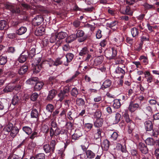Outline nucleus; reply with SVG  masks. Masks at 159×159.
<instances>
[{
	"label": "nucleus",
	"mask_w": 159,
	"mask_h": 159,
	"mask_svg": "<svg viewBox=\"0 0 159 159\" xmlns=\"http://www.w3.org/2000/svg\"><path fill=\"white\" fill-rule=\"evenodd\" d=\"M104 57L102 56H100L97 57L94 60V64L95 66L100 65L103 60Z\"/></svg>",
	"instance_id": "obj_25"
},
{
	"label": "nucleus",
	"mask_w": 159,
	"mask_h": 159,
	"mask_svg": "<svg viewBox=\"0 0 159 159\" xmlns=\"http://www.w3.org/2000/svg\"><path fill=\"white\" fill-rule=\"evenodd\" d=\"M102 133V129L100 128L97 129V132L94 134V138L96 140L101 137V133Z\"/></svg>",
	"instance_id": "obj_38"
},
{
	"label": "nucleus",
	"mask_w": 159,
	"mask_h": 159,
	"mask_svg": "<svg viewBox=\"0 0 159 159\" xmlns=\"http://www.w3.org/2000/svg\"><path fill=\"white\" fill-rule=\"evenodd\" d=\"M58 96L59 98V100L61 102L65 98L68 96V94H66L60 91Z\"/></svg>",
	"instance_id": "obj_40"
},
{
	"label": "nucleus",
	"mask_w": 159,
	"mask_h": 159,
	"mask_svg": "<svg viewBox=\"0 0 159 159\" xmlns=\"http://www.w3.org/2000/svg\"><path fill=\"white\" fill-rule=\"evenodd\" d=\"M15 85L13 84H8L3 89V91L5 93H8L12 91L14 89Z\"/></svg>",
	"instance_id": "obj_16"
},
{
	"label": "nucleus",
	"mask_w": 159,
	"mask_h": 159,
	"mask_svg": "<svg viewBox=\"0 0 159 159\" xmlns=\"http://www.w3.org/2000/svg\"><path fill=\"white\" fill-rule=\"evenodd\" d=\"M85 154L87 158L89 159H93L96 156L95 153L90 150H87L85 152Z\"/></svg>",
	"instance_id": "obj_19"
},
{
	"label": "nucleus",
	"mask_w": 159,
	"mask_h": 159,
	"mask_svg": "<svg viewBox=\"0 0 159 159\" xmlns=\"http://www.w3.org/2000/svg\"><path fill=\"white\" fill-rule=\"evenodd\" d=\"M62 58H57L54 61V62H53L54 66H57L59 65H61L63 62V61L61 60Z\"/></svg>",
	"instance_id": "obj_52"
},
{
	"label": "nucleus",
	"mask_w": 159,
	"mask_h": 159,
	"mask_svg": "<svg viewBox=\"0 0 159 159\" xmlns=\"http://www.w3.org/2000/svg\"><path fill=\"white\" fill-rule=\"evenodd\" d=\"M113 106L115 108H119L120 106V103L119 100L118 99L115 100Z\"/></svg>",
	"instance_id": "obj_53"
},
{
	"label": "nucleus",
	"mask_w": 159,
	"mask_h": 159,
	"mask_svg": "<svg viewBox=\"0 0 159 159\" xmlns=\"http://www.w3.org/2000/svg\"><path fill=\"white\" fill-rule=\"evenodd\" d=\"M101 114L100 112V113L98 114V117L99 118L97 119L94 122V125L95 127H99L102 126V125L103 120L102 118H100V117L101 116Z\"/></svg>",
	"instance_id": "obj_13"
},
{
	"label": "nucleus",
	"mask_w": 159,
	"mask_h": 159,
	"mask_svg": "<svg viewBox=\"0 0 159 159\" xmlns=\"http://www.w3.org/2000/svg\"><path fill=\"white\" fill-rule=\"evenodd\" d=\"M12 13L15 14H19L20 11V7H15L13 6L11 11Z\"/></svg>",
	"instance_id": "obj_60"
},
{
	"label": "nucleus",
	"mask_w": 159,
	"mask_h": 159,
	"mask_svg": "<svg viewBox=\"0 0 159 159\" xmlns=\"http://www.w3.org/2000/svg\"><path fill=\"white\" fill-rule=\"evenodd\" d=\"M30 50L29 55L31 57H32L35 55L36 46L32 45L30 47Z\"/></svg>",
	"instance_id": "obj_37"
},
{
	"label": "nucleus",
	"mask_w": 159,
	"mask_h": 159,
	"mask_svg": "<svg viewBox=\"0 0 159 159\" xmlns=\"http://www.w3.org/2000/svg\"><path fill=\"white\" fill-rule=\"evenodd\" d=\"M88 52H89V51L88 50L87 48L85 47L83 48L80 50L79 53V55L80 56H83L88 53Z\"/></svg>",
	"instance_id": "obj_46"
},
{
	"label": "nucleus",
	"mask_w": 159,
	"mask_h": 159,
	"mask_svg": "<svg viewBox=\"0 0 159 159\" xmlns=\"http://www.w3.org/2000/svg\"><path fill=\"white\" fill-rule=\"evenodd\" d=\"M143 6L146 9H150L154 8L153 5L149 4L145 2L143 4Z\"/></svg>",
	"instance_id": "obj_55"
},
{
	"label": "nucleus",
	"mask_w": 159,
	"mask_h": 159,
	"mask_svg": "<svg viewBox=\"0 0 159 159\" xmlns=\"http://www.w3.org/2000/svg\"><path fill=\"white\" fill-rule=\"evenodd\" d=\"M49 144H45L43 146V150L46 153H49L50 152H52V150Z\"/></svg>",
	"instance_id": "obj_39"
},
{
	"label": "nucleus",
	"mask_w": 159,
	"mask_h": 159,
	"mask_svg": "<svg viewBox=\"0 0 159 159\" xmlns=\"http://www.w3.org/2000/svg\"><path fill=\"white\" fill-rule=\"evenodd\" d=\"M151 131H152L150 133V135L154 137H157L159 134L158 130L156 129H152Z\"/></svg>",
	"instance_id": "obj_51"
},
{
	"label": "nucleus",
	"mask_w": 159,
	"mask_h": 159,
	"mask_svg": "<svg viewBox=\"0 0 159 159\" xmlns=\"http://www.w3.org/2000/svg\"><path fill=\"white\" fill-rule=\"evenodd\" d=\"M45 29L43 26H41L37 28L35 32V34L37 36H40L44 33Z\"/></svg>",
	"instance_id": "obj_17"
},
{
	"label": "nucleus",
	"mask_w": 159,
	"mask_h": 159,
	"mask_svg": "<svg viewBox=\"0 0 159 159\" xmlns=\"http://www.w3.org/2000/svg\"><path fill=\"white\" fill-rule=\"evenodd\" d=\"M139 59L141 60L145 65L147 64L148 63V60L147 57H146L143 55L141 56L140 57Z\"/></svg>",
	"instance_id": "obj_57"
},
{
	"label": "nucleus",
	"mask_w": 159,
	"mask_h": 159,
	"mask_svg": "<svg viewBox=\"0 0 159 159\" xmlns=\"http://www.w3.org/2000/svg\"><path fill=\"white\" fill-rule=\"evenodd\" d=\"M145 111L149 115H151L153 113L152 109L151 107L149 106H147L146 107Z\"/></svg>",
	"instance_id": "obj_62"
},
{
	"label": "nucleus",
	"mask_w": 159,
	"mask_h": 159,
	"mask_svg": "<svg viewBox=\"0 0 159 159\" xmlns=\"http://www.w3.org/2000/svg\"><path fill=\"white\" fill-rule=\"evenodd\" d=\"M31 116L32 118L39 119V114L37 110L35 109H34L32 110L31 112Z\"/></svg>",
	"instance_id": "obj_30"
},
{
	"label": "nucleus",
	"mask_w": 159,
	"mask_h": 159,
	"mask_svg": "<svg viewBox=\"0 0 159 159\" xmlns=\"http://www.w3.org/2000/svg\"><path fill=\"white\" fill-rule=\"evenodd\" d=\"M19 5L22 9L26 10L30 9L31 7L30 5L25 2L20 3Z\"/></svg>",
	"instance_id": "obj_32"
},
{
	"label": "nucleus",
	"mask_w": 159,
	"mask_h": 159,
	"mask_svg": "<svg viewBox=\"0 0 159 159\" xmlns=\"http://www.w3.org/2000/svg\"><path fill=\"white\" fill-rule=\"evenodd\" d=\"M37 77H33L30 78L27 81V84L30 85H34L36 84L38 80Z\"/></svg>",
	"instance_id": "obj_29"
},
{
	"label": "nucleus",
	"mask_w": 159,
	"mask_h": 159,
	"mask_svg": "<svg viewBox=\"0 0 159 159\" xmlns=\"http://www.w3.org/2000/svg\"><path fill=\"white\" fill-rule=\"evenodd\" d=\"M74 57V55L71 53H69L67 54L66 55V62L64 63V64L66 66H68V63L71 62L73 59Z\"/></svg>",
	"instance_id": "obj_18"
},
{
	"label": "nucleus",
	"mask_w": 159,
	"mask_h": 159,
	"mask_svg": "<svg viewBox=\"0 0 159 159\" xmlns=\"http://www.w3.org/2000/svg\"><path fill=\"white\" fill-rule=\"evenodd\" d=\"M139 104L134 103L133 101H131L129 104L128 109L131 112H134L139 107Z\"/></svg>",
	"instance_id": "obj_9"
},
{
	"label": "nucleus",
	"mask_w": 159,
	"mask_h": 159,
	"mask_svg": "<svg viewBox=\"0 0 159 159\" xmlns=\"http://www.w3.org/2000/svg\"><path fill=\"white\" fill-rule=\"evenodd\" d=\"M39 96L38 94L36 93H34L32 94L30 96V99L33 101H36Z\"/></svg>",
	"instance_id": "obj_61"
},
{
	"label": "nucleus",
	"mask_w": 159,
	"mask_h": 159,
	"mask_svg": "<svg viewBox=\"0 0 159 159\" xmlns=\"http://www.w3.org/2000/svg\"><path fill=\"white\" fill-rule=\"evenodd\" d=\"M84 34V32L82 30H79L77 31L76 34H75L76 38L82 37L81 38L78 39V41L79 42H83L86 39V38L83 37Z\"/></svg>",
	"instance_id": "obj_8"
},
{
	"label": "nucleus",
	"mask_w": 159,
	"mask_h": 159,
	"mask_svg": "<svg viewBox=\"0 0 159 159\" xmlns=\"http://www.w3.org/2000/svg\"><path fill=\"white\" fill-rule=\"evenodd\" d=\"M131 32L132 36L134 37L137 36L139 34V30L136 27H134L131 28Z\"/></svg>",
	"instance_id": "obj_41"
},
{
	"label": "nucleus",
	"mask_w": 159,
	"mask_h": 159,
	"mask_svg": "<svg viewBox=\"0 0 159 159\" xmlns=\"http://www.w3.org/2000/svg\"><path fill=\"white\" fill-rule=\"evenodd\" d=\"M27 31V28L25 27L21 26L16 31L17 34L19 35H21L25 34Z\"/></svg>",
	"instance_id": "obj_33"
},
{
	"label": "nucleus",
	"mask_w": 159,
	"mask_h": 159,
	"mask_svg": "<svg viewBox=\"0 0 159 159\" xmlns=\"http://www.w3.org/2000/svg\"><path fill=\"white\" fill-rule=\"evenodd\" d=\"M77 116L76 112L73 109H71L68 112L67 117L70 120H73L76 118Z\"/></svg>",
	"instance_id": "obj_7"
},
{
	"label": "nucleus",
	"mask_w": 159,
	"mask_h": 159,
	"mask_svg": "<svg viewBox=\"0 0 159 159\" xmlns=\"http://www.w3.org/2000/svg\"><path fill=\"white\" fill-rule=\"evenodd\" d=\"M57 35L58 41H59L60 39H63L66 37L67 36V34L64 32H60L58 33Z\"/></svg>",
	"instance_id": "obj_31"
},
{
	"label": "nucleus",
	"mask_w": 159,
	"mask_h": 159,
	"mask_svg": "<svg viewBox=\"0 0 159 159\" xmlns=\"http://www.w3.org/2000/svg\"><path fill=\"white\" fill-rule=\"evenodd\" d=\"M57 91L54 89H52L49 91L48 95L47 98V100L48 101H51L56 96Z\"/></svg>",
	"instance_id": "obj_12"
},
{
	"label": "nucleus",
	"mask_w": 159,
	"mask_h": 159,
	"mask_svg": "<svg viewBox=\"0 0 159 159\" xmlns=\"http://www.w3.org/2000/svg\"><path fill=\"white\" fill-rule=\"evenodd\" d=\"M157 139L154 140L152 138H148L145 140L146 144L149 146V149L150 151H153L155 148L154 145H157Z\"/></svg>",
	"instance_id": "obj_3"
},
{
	"label": "nucleus",
	"mask_w": 159,
	"mask_h": 159,
	"mask_svg": "<svg viewBox=\"0 0 159 159\" xmlns=\"http://www.w3.org/2000/svg\"><path fill=\"white\" fill-rule=\"evenodd\" d=\"M111 81L109 80H107L103 82L101 89L102 90H104L105 89L110 87L111 85Z\"/></svg>",
	"instance_id": "obj_24"
},
{
	"label": "nucleus",
	"mask_w": 159,
	"mask_h": 159,
	"mask_svg": "<svg viewBox=\"0 0 159 159\" xmlns=\"http://www.w3.org/2000/svg\"><path fill=\"white\" fill-rule=\"evenodd\" d=\"M76 38L75 34H72L70 35L66 39V41L67 43H70L74 40H75Z\"/></svg>",
	"instance_id": "obj_26"
},
{
	"label": "nucleus",
	"mask_w": 159,
	"mask_h": 159,
	"mask_svg": "<svg viewBox=\"0 0 159 159\" xmlns=\"http://www.w3.org/2000/svg\"><path fill=\"white\" fill-rule=\"evenodd\" d=\"M29 137V138L33 140L35 138H37L38 136V133L36 131H34L32 133H31Z\"/></svg>",
	"instance_id": "obj_56"
},
{
	"label": "nucleus",
	"mask_w": 159,
	"mask_h": 159,
	"mask_svg": "<svg viewBox=\"0 0 159 159\" xmlns=\"http://www.w3.org/2000/svg\"><path fill=\"white\" fill-rule=\"evenodd\" d=\"M28 70V67L26 65H23L19 69L18 73L20 75H22L25 73Z\"/></svg>",
	"instance_id": "obj_22"
},
{
	"label": "nucleus",
	"mask_w": 159,
	"mask_h": 159,
	"mask_svg": "<svg viewBox=\"0 0 159 159\" xmlns=\"http://www.w3.org/2000/svg\"><path fill=\"white\" fill-rule=\"evenodd\" d=\"M7 57L6 56H0V64L4 65L7 61Z\"/></svg>",
	"instance_id": "obj_49"
},
{
	"label": "nucleus",
	"mask_w": 159,
	"mask_h": 159,
	"mask_svg": "<svg viewBox=\"0 0 159 159\" xmlns=\"http://www.w3.org/2000/svg\"><path fill=\"white\" fill-rule=\"evenodd\" d=\"M57 40L58 41L57 35H52L49 39L50 42L51 43H55Z\"/></svg>",
	"instance_id": "obj_63"
},
{
	"label": "nucleus",
	"mask_w": 159,
	"mask_h": 159,
	"mask_svg": "<svg viewBox=\"0 0 159 159\" xmlns=\"http://www.w3.org/2000/svg\"><path fill=\"white\" fill-rule=\"evenodd\" d=\"M71 95L75 98L77 97L79 94V90L76 88L74 87L70 91Z\"/></svg>",
	"instance_id": "obj_34"
},
{
	"label": "nucleus",
	"mask_w": 159,
	"mask_h": 159,
	"mask_svg": "<svg viewBox=\"0 0 159 159\" xmlns=\"http://www.w3.org/2000/svg\"><path fill=\"white\" fill-rule=\"evenodd\" d=\"M115 72L117 75H120V76H118V78H119L120 77L121 79L123 78L124 75L125 73V71L123 69L120 67H117L116 69Z\"/></svg>",
	"instance_id": "obj_15"
},
{
	"label": "nucleus",
	"mask_w": 159,
	"mask_h": 159,
	"mask_svg": "<svg viewBox=\"0 0 159 159\" xmlns=\"http://www.w3.org/2000/svg\"><path fill=\"white\" fill-rule=\"evenodd\" d=\"M44 84L42 82H36L34 86V89L36 90H39L41 89L43 86Z\"/></svg>",
	"instance_id": "obj_42"
},
{
	"label": "nucleus",
	"mask_w": 159,
	"mask_h": 159,
	"mask_svg": "<svg viewBox=\"0 0 159 159\" xmlns=\"http://www.w3.org/2000/svg\"><path fill=\"white\" fill-rule=\"evenodd\" d=\"M123 116L126 122L127 123L130 124V123H131V122H133L130 119L129 116L127 112H125L123 114Z\"/></svg>",
	"instance_id": "obj_44"
},
{
	"label": "nucleus",
	"mask_w": 159,
	"mask_h": 159,
	"mask_svg": "<svg viewBox=\"0 0 159 159\" xmlns=\"http://www.w3.org/2000/svg\"><path fill=\"white\" fill-rule=\"evenodd\" d=\"M46 109L47 111L51 113L54 110V107L53 105L49 104L46 106Z\"/></svg>",
	"instance_id": "obj_47"
},
{
	"label": "nucleus",
	"mask_w": 159,
	"mask_h": 159,
	"mask_svg": "<svg viewBox=\"0 0 159 159\" xmlns=\"http://www.w3.org/2000/svg\"><path fill=\"white\" fill-rule=\"evenodd\" d=\"M120 12L124 14L128 15H132L133 13L130 7L129 6H127L125 7L121 8L120 9Z\"/></svg>",
	"instance_id": "obj_10"
},
{
	"label": "nucleus",
	"mask_w": 159,
	"mask_h": 159,
	"mask_svg": "<svg viewBox=\"0 0 159 159\" xmlns=\"http://www.w3.org/2000/svg\"><path fill=\"white\" fill-rule=\"evenodd\" d=\"M20 98L19 97L16 96H14L11 102L12 104L14 105H15L17 104L19 102Z\"/></svg>",
	"instance_id": "obj_48"
},
{
	"label": "nucleus",
	"mask_w": 159,
	"mask_h": 159,
	"mask_svg": "<svg viewBox=\"0 0 159 159\" xmlns=\"http://www.w3.org/2000/svg\"><path fill=\"white\" fill-rule=\"evenodd\" d=\"M135 127V125L134 122H131V123L129 124L128 125V133L129 134H132Z\"/></svg>",
	"instance_id": "obj_35"
},
{
	"label": "nucleus",
	"mask_w": 159,
	"mask_h": 159,
	"mask_svg": "<svg viewBox=\"0 0 159 159\" xmlns=\"http://www.w3.org/2000/svg\"><path fill=\"white\" fill-rule=\"evenodd\" d=\"M41 57H38L33 60L32 65L34 73L37 74L41 70L42 63L41 62Z\"/></svg>",
	"instance_id": "obj_1"
},
{
	"label": "nucleus",
	"mask_w": 159,
	"mask_h": 159,
	"mask_svg": "<svg viewBox=\"0 0 159 159\" xmlns=\"http://www.w3.org/2000/svg\"><path fill=\"white\" fill-rule=\"evenodd\" d=\"M82 136L81 131L79 129L76 130L75 133L72 136V139L74 140L78 139L79 137Z\"/></svg>",
	"instance_id": "obj_20"
},
{
	"label": "nucleus",
	"mask_w": 159,
	"mask_h": 159,
	"mask_svg": "<svg viewBox=\"0 0 159 159\" xmlns=\"http://www.w3.org/2000/svg\"><path fill=\"white\" fill-rule=\"evenodd\" d=\"M118 136V133L116 132H114L111 135L110 139H111L112 140H115L117 139Z\"/></svg>",
	"instance_id": "obj_59"
},
{
	"label": "nucleus",
	"mask_w": 159,
	"mask_h": 159,
	"mask_svg": "<svg viewBox=\"0 0 159 159\" xmlns=\"http://www.w3.org/2000/svg\"><path fill=\"white\" fill-rule=\"evenodd\" d=\"M7 25V22L5 20H2L0 21V30L4 29Z\"/></svg>",
	"instance_id": "obj_50"
},
{
	"label": "nucleus",
	"mask_w": 159,
	"mask_h": 159,
	"mask_svg": "<svg viewBox=\"0 0 159 159\" xmlns=\"http://www.w3.org/2000/svg\"><path fill=\"white\" fill-rule=\"evenodd\" d=\"M54 132L55 136H57L59 135V137L61 139H66L67 137V133L63 131H61L59 128H57L54 131Z\"/></svg>",
	"instance_id": "obj_4"
},
{
	"label": "nucleus",
	"mask_w": 159,
	"mask_h": 159,
	"mask_svg": "<svg viewBox=\"0 0 159 159\" xmlns=\"http://www.w3.org/2000/svg\"><path fill=\"white\" fill-rule=\"evenodd\" d=\"M57 82V80L55 77H50L49 79V84H48L52 86L56 83Z\"/></svg>",
	"instance_id": "obj_54"
},
{
	"label": "nucleus",
	"mask_w": 159,
	"mask_h": 159,
	"mask_svg": "<svg viewBox=\"0 0 159 159\" xmlns=\"http://www.w3.org/2000/svg\"><path fill=\"white\" fill-rule=\"evenodd\" d=\"M22 130L28 135L30 134L32 132L31 129L30 127L27 126L23 127Z\"/></svg>",
	"instance_id": "obj_43"
},
{
	"label": "nucleus",
	"mask_w": 159,
	"mask_h": 159,
	"mask_svg": "<svg viewBox=\"0 0 159 159\" xmlns=\"http://www.w3.org/2000/svg\"><path fill=\"white\" fill-rule=\"evenodd\" d=\"M76 103L79 106H83L85 105V102L82 98H77L76 100Z\"/></svg>",
	"instance_id": "obj_36"
},
{
	"label": "nucleus",
	"mask_w": 159,
	"mask_h": 159,
	"mask_svg": "<svg viewBox=\"0 0 159 159\" xmlns=\"http://www.w3.org/2000/svg\"><path fill=\"white\" fill-rule=\"evenodd\" d=\"M27 54V53L25 54V52H23L20 54L19 58V61L20 63H23L26 61L28 57Z\"/></svg>",
	"instance_id": "obj_27"
},
{
	"label": "nucleus",
	"mask_w": 159,
	"mask_h": 159,
	"mask_svg": "<svg viewBox=\"0 0 159 159\" xmlns=\"http://www.w3.org/2000/svg\"><path fill=\"white\" fill-rule=\"evenodd\" d=\"M19 129L16 126H14L10 132V135L13 138L16 136L19 132Z\"/></svg>",
	"instance_id": "obj_21"
},
{
	"label": "nucleus",
	"mask_w": 159,
	"mask_h": 159,
	"mask_svg": "<svg viewBox=\"0 0 159 159\" xmlns=\"http://www.w3.org/2000/svg\"><path fill=\"white\" fill-rule=\"evenodd\" d=\"M144 74L145 78L148 84L151 83L153 81L154 79L153 76L149 71H145Z\"/></svg>",
	"instance_id": "obj_11"
},
{
	"label": "nucleus",
	"mask_w": 159,
	"mask_h": 159,
	"mask_svg": "<svg viewBox=\"0 0 159 159\" xmlns=\"http://www.w3.org/2000/svg\"><path fill=\"white\" fill-rule=\"evenodd\" d=\"M109 146V142L107 139L104 140L101 144V147L102 148L106 151H107Z\"/></svg>",
	"instance_id": "obj_28"
},
{
	"label": "nucleus",
	"mask_w": 159,
	"mask_h": 159,
	"mask_svg": "<svg viewBox=\"0 0 159 159\" xmlns=\"http://www.w3.org/2000/svg\"><path fill=\"white\" fill-rule=\"evenodd\" d=\"M145 129L146 131H150L153 129V124L150 120L146 121L144 123Z\"/></svg>",
	"instance_id": "obj_14"
},
{
	"label": "nucleus",
	"mask_w": 159,
	"mask_h": 159,
	"mask_svg": "<svg viewBox=\"0 0 159 159\" xmlns=\"http://www.w3.org/2000/svg\"><path fill=\"white\" fill-rule=\"evenodd\" d=\"M43 21V19L41 16H37L32 20V24L35 26L40 25Z\"/></svg>",
	"instance_id": "obj_5"
},
{
	"label": "nucleus",
	"mask_w": 159,
	"mask_h": 159,
	"mask_svg": "<svg viewBox=\"0 0 159 159\" xmlns=\"http://www.w3.org/2000/svg\"><path fill=\"white\" fill-rule=\"evenodd\" d=\"M35 158L36 159H45V155L43 153H40L36 155Z\"/></svg>",
	"instance_id": "obj_58"
},
{
	"label": "nucleus",
	"mask_w": 159,
	"mask_h": 159,
	"mask_svg": "<svg viewBox=\"0 0 159 159\" xmlns=\"http://www.w3.org/2000/svg\"><path fill=\"white\" fill-rule=\"evenodd\" d=\"M117 54V49L115 47L107 49L105 52V56L109 60L116 59Z\"/></svg>",
	"instance_id": "obj_2"
},
{
	"label": "nucleus",
	"mask_w": 159,
	"mask_h": 159,
	"mask_svg": "<svg viewBox=\"0 0 159 159\" xmlns=\"http://www.w3.org/2000/svg\"><path fill=\"white\" fill-rule=\"evenodd\" d=\"M65 155L62 151L59 150L58 153L57 159H63V157Z\"/></svg>",
	"instance_id": "obj_64"
},
{
	"label": "nucleus",
	"mask_w": 159,
	"mask_h": 159,
	"mask_svg": "<svg viewBox=\"0 0 159 159\" xmlns=\"http://www.w3.org/2000/svg\"><path fill=\"white\" fill-rule=\"evenodd\" d=\"M121 116L120 114L118 112L116 113L115 116L114 120V124H117L120 121Z\"/></svg>",
	"instance_id": "obj_45"
},
{
	"label": "nucleus",
	"mask_w": 159,
	"mask_h": 159,
	"mask_svg": "<svg viewBox=\"0 0 159 159\" xmlns=\"http://www.w3.org/2000/svg\"><path fill=\"white\" fill-rule=\"evenodd\" d=\"M57 142L58 141L57 139L53 138L51 139L49 145L52 148V153L54 152L56 146Z\"/></svg>",
	"instance_id": "obj_23"
},
{
	"label": "nucleus",
	"mask_w": 159,
	"mask_h": 159,
	"mask_svg": "<svg viewBox=\"0 0 159 159\" xmlns=\"http://www.w3.org/2000/svg\"><path fill=\"white\" fill-rule=\"evenodd\" d=\"M138 148L141 152L144 154H147L149 150L145 144L141 142L139 143Z\"/></svg>",
	"instance_id": "obj_6"
}]
</instances>
